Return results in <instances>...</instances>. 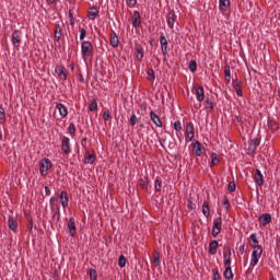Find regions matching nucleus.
<instances>
[{"instance_id":"obj_1","label":"nucleus","mask_w":280,"mask_h":280,"mask_svg":"<svg viewBox=\"0 0 280 280\" xmlns=\"http://www.w3.org/2000/svg\"><path fill=\"white\" fill-rule=\"evenodd\" d=\"M166 143L170 152H174L175 148H176V140L174 139V136H172V133L167 132L165 139H160V145H162L163 148H165Z\"/></svg>"},{"instance_id":"obj_2","label":"nucleus","mask_w":280,"mask_h":280,"mask_svg":"<svg viewBox=\"0 0 280 280\" xmlns=\"http://www.w3.org/2000/svg\"><path fill=\"white\" fill-rule=\"evenodd\" d=\"M81 54H82L83 58L93 57V44H91V42H82Z\"/></svg>"},{"instance_id":"obj_3","label":"nucleus","mask_w":280,"mask_h":280,"mask_svg":"<svg viewBox=\"0 0 280 280\" xmlns=\"http://www.w3.org/2000/svg\"><path fill=\"white\" fill-rule=\"evenodd\" d=\"M54 164H51L50 160L47 158L42 159L39 162V174L40 176H45L49 170H51Z\"/></svg>"},{"instance_id":"obj_4","label":"nucleus","mask_w":280,"mask_h":280,"mask_svg":"<svg viewBox=\"0 0 280 280\" xmlns=\"http://www.w3.org/2000/svg\"><path fill=\"white\" fill-rule=\"evenodd\" d=\"M259 143H261V138H256V139L249 140L248 148H247V154L249 156H255V152H256Z\"/></svg>"},{"instance_id":"obj_5","label":"nucleus","mask_w":280,"mask_h":280,"mask_svg":"<svg viewBox=\"0 0 280 280\" xmlns=\"http://www.w3.org/2000/svg\"><path fill=\"white\" fill-rule=\"evenodd\" d=\"M254 180L256 185H253V187L256 188V191H259V187H264V174H261L259 168L255 171Z\"/></svg>"},{"instance_id":"obj_6","label":"nucleus","mask_w":280,"mask_h":280,"mask_svg":"<svg viewBox=\"0 0 280 280\" xmlns=\"http://www.w3.org/2000/svg\"><path fill=\"white\" fill-rule=\"evenodd\" d=\"M222 233V217H219L214 220L212 226V237H217Z\"/></svg>"},{"instance_id":"obj_7","label":"nucleus","mask_w":280,"mask_h":280,"mask_svg":"<svg viewBox=\"0 0 280 280\" xmlns=\"http://www.w3.org/2000/svg\"><path fill=\"white\" fill-rule=\"evenodd\" d=\"M192 145V153L196 154L197 156H200L201 154H203L205 152V145L201 144L200 141L198 140H194V142L191 143Z\"/></svg>"},{"instance_id":"obj_8","label":"nucleus","mask_w":280,"mask_h":280,"mask_svg":"<svg viewBox=\"0 0 280 280\" xmlns=\"http://www.w3.org/2000/svg\"><path fill=\"white\" fill-rule=\"evenodd\" d=\"M196 132L194 131V122H187L185 138L186 141H192Z\"/></svg>"},{"instance_id":"obj_9","label":"nucleus","mask_w":280,"mask_h":280,"mask_svg":"<svg viewBox=\"0 0 280 280\" xmlns=\"http://www.w3.org/2000/svg\"><path fill=\"white\" fill-rule=\"evenodd\" d=\"M61 151L63 154H71V143L69 141V138L62 137L61 139Z\"/></svg>"},{"instance_id":"obj_10","label":"nucleus","mask_w":280,"mask_h":280,"mask_svg":"<svg viewBox=\"0 0 280 280\" xmlns=\"http://www.w3.org/2000/svg\"><path fill=\"white\" fill-rule=\"evenodd\" d=\"M68 233L71 237H75V233H78V229L75 228V219L71 217L68 221Z\"/></svg>"},{"instance_id":"obj_11","label":"nucleus","mask_w":280,"mask_h":280,"mask_svg":"<svg viewBox=\"0 0 280 280\" xmlns=\"http://www.w3.org/2000/svg\"><path fill=\"white\" fill-rule=\"evenodd\" d=\"M249 246H252V248H254V250L264 249V247H261V245H259V241L257 240V234H250Z\"/></svg>"},{"instance_id":"obj_12","label":"nucleus","mask_w":280,"mask_h":280,"mask_svg":"<svg viewBox=\"0 0 280 280\" xmlns=\"http://www.w3.org/2000/svg\"><path fill=\"white\" fill-rule=\"evenodd\" d=\"M21 36H23V33L19 30L14 31L12 34V45L15 47H21Z\"/></svg>"},{"instance_id":"obj_13","label":"nucleus","mask_w":280,"mask_h":280,"mask_svg":"<svg viewBox=\"0 0 280 280\" xmlns=\"http://www.w3.org/2000/svg\"><path fill=\"white\" fill-rule=\"evenodd\" d=\"M205 108L206 110H208V113H213L214 110V106H215V103L213 102V96H206V100H205Z\"/></svg>"},{"instance_id":"obj_14","label":"nucleus","mask_w":280,"mask_h":280,"mask_svg":"<svg viewBox=\"0 0 280 280\" xmlns=\"http://www.w3.org/2000/svg\"><path fill=\"white\" fill-rule=\"evenodd\" d=\"M8 226L10 231H13V233H16V229H19V222H16V218H14L13 215H9Z\"/></svg>"},{"instance_id":"obj_15","label":"nucleus","mask_w":280,"mask_h":280,"mask_svg":"<svg viewBox=\"0 0 280 280\" xmlns=\"http://www.w3.org/2000/svg\"><path fill=\"white\" fill-rule=\"evenodd\" d=\"M166 19H167L168 27L171 30H174V23H176V19H177L176 12H174V10L170 11Z\"/></svg>"},{"instance_id":"obj_16","label":"nucleus","mask_w":280,"mask_h":280,"mask_svg":"<svg viewBox=\"0 0 280 280\" xmlns=\"http://www.w3.org/2000/svg\"><path fill=\"white\" fill-rule=\"evenodd\" d=\"M219 246H220V243L218 242V240L210 241L209 247H208V253L210 255H215V253H218Z\"/></svg>"},{"instance_id":"obj_17","label":"nucleus","mask_w":280,"mask_h":280,"mask_svg":"<svg viewBox=\"0 0 280 280\" xmlns=\"http://www.w3.org/2000/svg\"><path fill=\"white\" fill-rule=\"evenodd\" d=\"M272 222V215L270 213H264L259 217V223L261 226H266Z\"/></svg>"},{"instance_id":"obj_18","label":"nucleus","mask_w":280,"mask_h":280,"mask_svg":"<svg viewBox=\"0 0 280 280\" xmlns=\"http://www.w3.org/2000/svg\"><path fill=\"white\" fill-rule=\"evenodd\" d=\"M150 118L151 121H153V124L158 127V128H163V121L161 120V117H159L156 115V113H154V110L150 112Z\"/></svg>"},{"instance_id":"obj_19","label":"nucleus","mask_w":280,"mask_h":280,"mask_svg":"<svg viewBox=\"0 0 280 280\" xmlns=\"http://www.w3.org/2000/svg\"><path fill=\"white\" fill-rule=\"evenodd\" d=\"M131 21L132 27H141V13H139V11H133Z\"/></svg>"},{"instance_id":"obj_20","label":"nucleus","mask_w":280,"mask_h":280,"mask_svg":"<svg viewBox=\"0 0 280 280\" xmlns=\"http://www.w3.org/2000/svg\"><path fill=\"white\" fill-rule=\"evenodd\" d=\"M84 163L85 165H93L95 163V152L91 153L90 151H86L84 156Z\"/></svg>"},{"instance_id":"obj_21","label":"nucleus","mask_w":280,"mask_h":280,"mask_svg":"<svg viewBox=\"0 0 280 280\" xmlns=\"http://www.w3.org/2000/svg\"><path fill=\"white\" fill-rule=\"evenodd\" d=\"M195 95L199 102L205 100V88L202 85H196Z\"/></svg>"},{"instance_id":"obj_22","label":"nucleus","mask_w":280,"mask_h":280,"mask_svg":"<svg viewBox=\"0 0 280 280\" xmlns=\"http://www.w3.org/2000/svg\"><path fill=\"white\" fill-rule=\"evenodd\" d=\"M55 72L57 73L60 80H67V69L65 67L57 66Z\"/></svg>"},{"instance_id":"obj_23","label":"nucleus","mask_w":280,"mask_h":280,"mask_svg":"<svg viewBox=\"0 0 280 280\" xmlns=\"http://www.w3.org/2000/svg\"><path fill=\"white\" fill-rule=\"evenodd\" d=\"M91 11H89L88 13V19H90L91 21H95V19H97V16H100V8L97 7H92L90 8Z\"/></svg>"},{"instance_id":"obj_24","label":"nucleus","mask_w":280,"mask_h":280,"mask_svg":"<svg viewBox=\"0 0 280 280\" xmlns=\"http://www.w3.org/2000/svg\"><path fill=\"white\" fill-rule=\"evenodd\" d=\"M160 44L163 56H167V38L163 34L160 36Z\"/></svg>"},{"instance_id":"obj_25","label":"nucleus","mask_w":280,"mask_h":280,"mask_svg":"<svg viewBox=\"0 0 280 280\" xmlns=\"http://www.w3.org/2000/svg\"><path fill=\"white\" fill-rule=\"evenodd\" d=\"M135 50L137 52L136 59L139 60V62H141V60H143V46H141V44H136Z\"/></svg>"},{"instance_id":"obj_26","label":"nucleus","mask_w":280,"mask_h":280,"mask_svg":"<svg viewBox=\"0 0 280 280\" xmlns=\"http://www.w3.org/2000/svg\"><path fill=\"white\" fill-rule=\"evenodd\" d=\"M56 108L61 117H67L69 115V110L67 109V106H65V104L57 103Z\"/></svg>"},{"instance_id":"obj_27","label":"nucleus","mask_w":280,"mask_h":280,"mask_svg":"<svg viewBox=\"0 0 280 280\" xmlns=\"http://www.w3.org/2000/svg\"><path fill=\"white\" fill-rule=\"evenodd\" d=\"M109 43H110L112 47H114V48L119 47V37H117V33H115V31L110 32Z\"/></svg>"},{"instance_id":"obj_28","label":"nucleus","mask_w":280,"mask_h":280,"mask_svg":"<svg viewBox=\"0 0 280 280\" xmlns=\"http://www.w3.org/2000/svg\"><path fill=\"white\" fill-rule=\"evenodd\" d=\"M54 35L56 43H60V38H62V27H60V24L55 25Z\"/></svg>"},{"instance_id":"obj_29","label":"nucleus","mask_w":280,"mask_h":280,"mask_svg":"<svg viewBox=\"0 0 280 280\" xmlns=\"http://www.w3.org/2000/svg\"><path fill=\"white\" fill-rule=\"evenodd\" d=\"M60 201H61V206L63 208L69 207V197L67 196V191L62 190L59 195Z\"/></svg>"},{"instance_id":"obj_30","label":"nucleus","mask_w":280,"mask_h":280,"mask_svg":"<svg viewBox=\"0 0 280 280\" xmlns=\"http://www.w3.org/2000/svg\"><path fill=\"white\" fill-rule=\"evenodd\" d=\"M229 5H231V0H219V10H221V12H226Z\"/></svg>"},{"instance_id":"obj_31","label":"nucleus","mask_w":280,"mask_h":280,"mask_svg":"<svg viewBox=\"0 0 280 280\" xmlns=\"http://www.w3.org/2000/svg\"><path fill=\"white\" fill-rule=\"evenodd\" d=\"M202 213H203L205 218H209V215H211V208L209 207V201H203Z\"/></svg>"},{"instance_id":"obj_32","label":"nucleus","mask_w":280,"mask_h":280,"mask_svg":"<svg viewBox=\"0 0 280 280\" xmlns=\"http://www.w3.org/2000/svg\"><path fill=\"white\" fill-rule=\"evenodd\" d=\"M223 277L226 280H233V269L231 267H225V270L223 272Z\"/></svg>"},{"instance_id":"obj_33","label":"nucleus","mask_w":280,"mask_h":280,"mask_svg":"<svg viewBox=\"0 0 280 280\" xmlns=\"http://www.w3.org/2000/svg\"><path fill=\"white\" fill-rule=\"evenodd\" d=\"M268 126L270 130H272V132L279 130V124L277 122V120L268 118Z\"/></svg>"},{"instance_id":"obj_34","label":"nucleus","mask_w":280,"mask_h":280,"mask_svg":"<svg viewBox=\"0 0 280 280\" xmlns=\"http://www.w3.org/2000/svg\"><path fill=\"white\" fill-rule=\"evenodd\" d=\"M262 253H264V249H253L252 259H256L259 261V259H261Z\"/></svg>"},{"instance_id":"obj_35","label":"nucleus","mask_w":280,"mask_h":280,"mask_svg":"<svg viewBox=\"0 0 280 280\" xmlns=\"http://www.w3.org/2000/svg\"><path fill=\"white\" fill-rule=\"evenodd\" d=\"M147 74H148L149 82H154V80H156V74L153 68H149L147 71Z\"/></svg>"},{"instance_id":"obj_36","label":"nucleus","mask_w":280,"mask_h":280,"mask_svg":"<svg viewBox=\"0 0 280 280\" xmlns=\"http://www.w3.org/2000/svg\"><path fill=\"white\" fill-rule=\"evenodd\" d=\"M224 75H225V82H231V66L225 65L224 66Z\"/></svg>"},{"instance_id":"obj_37","label":"nucleus","mask_w":280,"mask_h":280,"mask_svg":"<svg viewBox=\"0 0 280 280\" xmlns=\"http://www.w3.org/2000/svg\"><path fill=\"white\" fill-rule=\"evenodd\" d=\"M153 255H154L153 264L156 268L161 266V253L155 250Z\"/></svg>"},{"instance_id":"obj_38","label":"nucleus","mask_w":280,"mask_h":280,"mask_svg":"<svg viewBox=\"0 0 280 280\" xmlns=\"http://www.w3.org/2000/svg\"><path fill=\"white\" fill-rule=\"evenodd\" d=\"M218 163H220V158L217 155V153H212L210 167H215V165H218Z\"/></svg>"},{"instance_id":"obj_39","label":"nucleus","mask_w":280,"mask_h":280,"mask_svg":"<svg viewBox=\"0 0 280 280\" xmlns=\"http://www.w3.org/2000/svg\"><path fill=\"white\" fill-rule=\"evenodd\" d=\"M163 187V182L161 180V178H156L155 182H154V189H155V192H160L161 189Z\"/></svg>"},{"instance_id":"obj_40","label":"nucleus","mask_w":280,"mask_h":280,"mask_svg":"<svg viewBox=\"0 0 280 280\" xmlns=\"http://www.w3.org/2000/svg\"><path fill=\"white\" fill-rule=\"evenodd\" d=\"M232 86L233 89H242V81L237 79V75H235V78L232 79Z\"/></svg>"},{"instance_id":"obj_41","label":"nucleus","mask_w":280,"mask_h":280,"mask_svg":"<svg viewBox=\"0 0 280 280\" xmlns=\"http://www.w3.org/2000/svg\"><path fill=\"white\" fill-rule=\"evenodd\" d=\"M127 261H128V260L126 259V256L120 255V256L118 257V266H119V268H126Z\"/></svg>"},{"instance_id":"obj_42","label":"nucleus","mask_w":280,"mask_h":280,"mask_svg":"<svg viewBox=\"0 0 280 280\" xmlns=\"http://www.w3.org/2000/svg\"><path fill=\"white\" fill-rule=\"evenodd\" d=\"M188 69L189 71H191V73H196L198 69V63L196 62V60H190Z\"/></svg>"},{"instance_id":"obj_43","label":"nucleus","mask_w":280,"mask_h":280,"mask_svg":"<svg viewBox=\"0 0 280 280\" xmlns=\"http://www.w3.org/2000/svg\"><path fill=\"white\" fill-rule=\"evenodd\" d=\"M231 257V246L225 245L223 247V259Z\"/></svg>"},{"instance_id":"obj_44","label":"nucleus","mask_w":280,"mask_h":280,"mask_svg":"<svg viewBox=\"0 0 280 280\" xmlns=\"http://www.w3.org/2000/svg\"><path fill=\"white\" fill-rule=\"evenodd\" d=\"M148 177H144V178H140L139 179V185L141 187V189H148Z\"/></svg>"},{"instance_id":"obj_45","label":"nucleus","mask_w":280,"mask_h":280,"mask_svg":"<svg viewBox=\"0 0 280 280\" xmlns=\"http://www.w3.org/2000/svg\"><path fill=\"white\" fill-rule=\"evenodd\" d=\"M5 121V108H3V105H0V124H3Z\"/></svg>"},{"instance_id":"obj_46","label":"nucleus","mask_w":280,"mask_h":280,"mask_svg":"<svg viewBox=\"0 0 280 280\" xmlns=\"http://www.w3.org/2000/svg\"><path fill=\"white\" fill-rule=\"evenodd\" d=\"M68 132H69V135H71V137H75V124L70 122V125L68 127Z\"/></svg>"},{"instance_id":"obj_47","label":"nucleus","mask_w":280,"mask_h":280,"mask_svg":"<svg viewBox=\"0 0 280 280\" xmlns=\"http://www.w3.org/2000/svg\"><path fill=\"white\" fill-rule=\"evenodd\" d=\"M223 207L226 211L231 208V202L229 201V197L225 195L223 196Z\"/></svg>"},{"instance_id":"obj_48","label":"nucleus","mask_w":280,"mask_h":280,"mask_svg":"<svg viewBox=\"0 0 280 280\" xmlns=\"http://www.w3.org/2000/svg\"><path fill=\"white\" fill-rule=\"evenodd\" d=\"M89 275H90V279H91V280H97V270L91 268V269L89 270Z\"/></svg>"},{"instance_id":"obj_49","label":"nucleus","mask_w":280,"mask_h":280,"mask_svg":"<svg viewBox=\"0 0 280 280\" xmlns=\"http://www.w3.org/2000/svg\"><path fill=\"white\" fill-rule=\"evenodd\" d=\"M89 110L93 113L94 110H97V100H93V102L89 106Z\"/></svg>"},{"instance_id":"obj_50","label":"nucleus","mask_w":280,"mask_h":280,"mask_svg":"<svg viewBox=\"0 0 280 280\" xmlns=\"http://www.w3.org/2000/svg\"><path fill=\"white\" fill-rule=\"evenodd\" d=\"M237 189V186L235 185V182H230L228 185V190L233 194Z\"/></svg>"},{"instance_id":"obj_51","label":"nucleus","mask_w":280,"mask_h":280,"mask_svg":"<svg viewBox=\"0 0 280 280\" xmlns=\"http://www.w3.org/2000/svg\"><path fill=\"white\" fill-rule=\"evenodd\" d=\"M104 121H110L113 119V116L110 115V110H105L103 114Z\"/></svg>"},{"instance_id":"obj_52","label":"nucleus","mask_w":280,"mask_h":280,"mask_svg":"<svg viewBox=\"0 0 280 280\" xmlns=\"http://www.w3.org/2000/svg\"><path fill=\"white\" fill-rule=\"evenodd\" d=\"M139 119L137 118V115H135V114H132L131 115V117H130V119H129V124H130V126H137V121H138Z\"/></svg>"},{"instance_id":"obj_53","label":"nucleus","mask_w":280,"mask_h":280,"mask_svg":"<svg viewBox=\"0 0 280 280\" xmlns=\"http://www.w3.org/2000/svg\"><path fill=\"white\" fill-rule=\"evenodd\" d=\"M68 16L70 19V25L74 26L75 25V19L73 18V10L69 11Z\"/></svg>"},{"instance_id":"obj_54","label":"nucleus","mask_w":280,"mask_h":280,"mask_svg":"<svg viewBox=\"0 0 280 280\" xmlns=\"http://www.w3.org/2000/svg\"><path fill=\"white\" fill-rule=\"evenodd\" d=\"M213 273V280H222V276H220V272L218 269L212 270Z\"/></svg>"},{"instance_id":"obj_55","label":"nucleus","mask_w":280,"mask_h":280,"mask_svg":"<svg viewBox=\"0 0 280 280\" xmlns=\"http://www.w3.org/2000/svg\"><path fill=\"white\" fill-rule=\"evenodd\" d=\"M174 130H176V132H180L183 130V127L180 126V121H175L174 122Z\"/></svg>"},{"instance_id":"obj_56","label":"nucleus","mask_w":280,"mask_h":280,"mask_svg":"<svg viewBox=\"0 0 280 280\" xmlns=\"http://www.w3.org/2000/svg\"><path fill=\"white\" fill-rule=\"evenodd\" d=\"M79 38H80V40H84V38H86V30L85 28L80 30Z\"/></svg>"},{"instance_id":"obj_57","label":"nucleus","mask_w":280,"mask_h":280,"mask_svg":"<svg viewBox=\"0 0 280 280\" xmlns=\"http://www.w3.org/2000/svg\"><path fill=\"white\" fill-rule=\"evenodd\" d=\"M57 215V222H60V207L58 206L55 213L52 214V218H56Z\"/></svg>"},{"instance_id":"obj_58","label":"nucleus","mask_w":280,"mask_h":280,"mask_svg":"<svg viewBox=\"0 0 280 280\" xmlns=\"http://www.w3.org/2000/svg\"><path fill=\"white\" fill-rule=\"evenodd\" d=\"M34 229V220L32 219V217L28 218V232L32 233Z\"/></svg>"},{"instance_id":"obj_59","label":"nucleus","mask_w":280,"mask_h":280,"mask_svg":"<svg viewBox=\"0 0 280 280\" xmlns=\"http://www.w3.org/2000/svg\"><path fill=\"white\" fill-rule=\"evenodd\" d=\"M223 264L225 268H231V257L223 258Z\"/></svg>"},{"instance_id":"obj_60","label":"nucleus","mask_w":280,"mask_h":280,"mask_svg":"<svg viewBox=\"0 0 280 280\" xmlns=\"http://www.w3.org/2000/svg\"><path fill=\"white\" fill-rule=\"evenodd\" d=\"M128 8H135L137 5V0H127Z\"/></svg>"},{"instance_id":"obj_61","label":"nucleus","mask_w":280,"mask_h":280,"mask_svg":"<svg viewBox=\"0 0 280 280\" xmlns=\"http://www.w3.org/2000/svg\"><path fill=\"white\" fill-rule=\"evenodd\" d=\"M235 91H236V95L238 96V97H244V92L242 91V88H236V89H234Z\"/></svg>"},{"instance_id":"obj_62","label":"nucleus","mask_w":280,"mask_h":280,"mask_svg":"<svg viewBox=\"0 0 280 280\" xmlns=\"http://www.w3.org/2000/svg\"><path fill=\"white\" fill-rule=\"evenodd\" d=\"M187 207H188V209H190V211H194V201H191V197L188 199Z\"/></svg>"},{"instance_id":"obj_63","label":"nucleus","mask_w":280,"mask_h":280,"mask_svg":"<svg viewBox=\"0 0 280 280\" xmlns=\"http://www.w3.org/2000/svg\"><path fill=\"white\" fill-rule=\"evenodd\" d=\"M257 264H259V260H257L255 258L250 259V266L255 267V266H257Z\"/></svg>"},{"instance_id":"obj_64","label":"nucleus","mask_w":280,"mask_h":280,"mask_svg":"<svg viewBox=\"0 0 280 280\" xmlns=\"http://www.w3.org/2000/svg\"><path fill=\"white\" fill-rule=\"evenodd\" d=\"M77 79L79 80V82L84 83V77L82 75V73H79Z\"/></svg>"}]
</instances>
